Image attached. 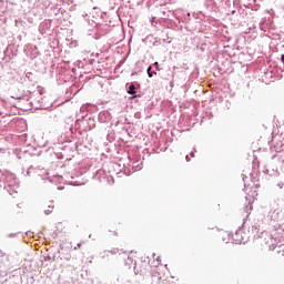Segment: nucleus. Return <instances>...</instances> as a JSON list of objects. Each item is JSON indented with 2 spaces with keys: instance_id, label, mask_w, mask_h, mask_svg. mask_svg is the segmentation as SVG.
Returning <instances> with one entry per match:
<instances>
[{
  "instance_id": "obj_1",
  "label": "nucleus",
  "mask_w": 284,
  "mask_h": 284,
  "mask_svg": "<svg viewBox=\"0 0 284 284\" xmlns=\"http://www.w3.org/2000/svg\"><path fill=\"white\" fill-rule=\"evenodd\" d=\"M119 254V248L106 250L102 253V258H110V256H115Z\"/></svg>"
},
{
  "instance_id": "obj_2",
  "label": "nucleus",
  "mask_w": 284,
  "mask_h": 284,
  "mask_svg": "<svg viewBox=\"0 0 284 284\" xmlns=\"http://www.w3.org/2000/svg\"><path fill=\"white\" fill-rule=\"evenodd\" d=\"M129 94H136V87H134V84H131L129 87V91H128Z\"/></svg>"
},
{
  "instance_id": "obj_3",
  "label": "nucleus",
  "mask_w": 284,
  "mask_h": 284,
  "mask_svg": "<svg viewBox=\"0 0 284 284\" xmlns=\"http://www.w3.org/2000/svg\"><path fill=\"white\" fill-rule=\"evenodd\" d=\"M112 235L113 236H119V234L115 231L112 232Z\"/></svg>"
},
{
  "instance_id": "obj_4",
  "label": "nucleus",
  "mask_w": 284,
  "mask_h": 284,
  "mask_svg": "<svg viewBox=\"0 0 284 284\" xmlns=\"http://www.w3.org/2000/svg\"><path fill=\"white\" fill-rule=\"evenodd\" d=\"M150 70H152V67H149L148 72H150Z\"/></svg>"
},
{
  "instance_id": "obj_5",
  "label": "nucleus",
  "mask_w": 284,
  "mask_h": 284,
  "mask_svg": "<svg viewBox=\"0 0 284 284\" xmlns=\"http://www.w3.org/2000/svg\"><path fill=\"white\" fill-rule=\"evenodd\" d=\"M191 156H194V152H191Z\"/></svg>"
},
{
  "instance_id": "obj_6",
  "label": "nucleus",
  "mask_w": 284,
  "mask_h": 284,
  "mask_svg": "<svg viewBox=\"0 0 284 284\" xmlns=\"http://www.w3.org/2000/svg\"><path fill=\"white\" fill-rule=\"evenodd\" d=\"M186 161H190L189 156L186 155Z\"/></svg>"
},
{
  "instance_id": "obj_7",
  "label": "nucleus",
  "mask_w": 284,
  "mask_h": 284,
  "mask_svg": "<svg viewBox=\"0 0 284 284\" xmlns=\"http://www.w3.org/2000/svg\"><path fill=\"white\" fill-rule=\"evenodd\" d=\"M78 247H81V243L78 244Z\"/></svg>"
},
{
  "instance_id": "obj_8",
  "label": "nucleus",
  "mask_w": 284,
  "mask_h": 284,
  "mask_svg": "<svg viewBox=\"0 0 284 284\" xmlns=\"http://www.w3.org/2000/svg\"><path fill=\"white\" fill-rule=\"evenodd\" d=\"M149 77H152V74L149 73Z\"/></svg>"
}]
</instances>
